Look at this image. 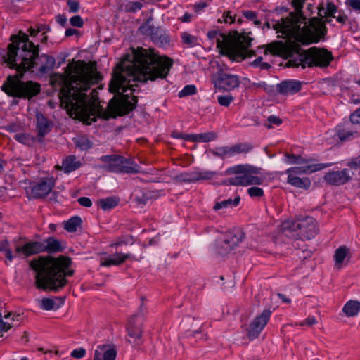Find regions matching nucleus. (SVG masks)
I'll list each match as a JSON object with an SVG mask.
<instances>
[{
  "instance_id": "e433bc0d",
  "label": "nucleus",
  "mask_w": 360,
  "mask_h": 360,
  "mask_svg": "<svg viewBox=\"0 0 360 360\" xmlns=\"http://www.w3.org/2000/svg\"><path fill=\"white\" fill-rule=\"evenodd\" d=\"M82 219L79 217H73L65 223V229L69 232H75L81 225Z\"/></svg>"
},
{
  "instance_id": "393cba45",
  "label": "nucleus",
  "mask_w": 360,
  "mask_h": 360,
  "mask_svg": "<svg viewBox=\"0 0 360 360\" xmlns=\"http://www.w3.org/2000/svg\"><path fill=\"white\" fill-rule=\"evenodd\" d=\"M142 1H143V0H123L120 4V9L127 13H134L143 8V4Z\"/></svg>"
},
{
  "instance_id": "680f3d73",
  "label": "nucleus",
  "mask_w": 360,
  "mask_h": 360,
  "mask_svg": "<svg viewBox=\"0 0 360 360\" xmlns=\"http://www.w3.org/2000/svg\"><path fill=\"white\" fill-rule=\"evenodd\" d=\"M11 328V324L8 322H4L2 319V315L0 313V333L4 331H8Z\"/></svg>"
},
{
  "instance_id": "20e7f679",
  "label": "nucleus",
  "mask_w": 360,
  "mask_h": 360,
  "mask_svg": "<svg viewBox=\"0 0 360 360\" xmlns=\"http://www.w3.org/2000/svg\"><path fill=\"white\" fill-rule=\"evenodd\" d=\"M293 5L296 13H290L286 18H282L273 24L272 27L276 33H281L283 38L302 44L316 43L326 34V27L321 20L316 18L309 20L306 25V18L301 13L302 1L294 0Z\"/></svg>"
},
{
  "instance_id": "338daca9",
  "label": "nucleus",
  "mask_w": 360,
  "mask_h": 360,
  "mask_svg": "<svg viewBox=\"0 0 360 360\" xmlns=\"http://www.w3.org/2000/svg\"><path fill=\"white\" fill-rule=\"evenodd\" d=\"M193 15L189 13H185L183 16L181 17L180 20L184 22H191L192 20Z\"/></svg>"
},
{
  "instance_id": "4468645a",
  "label": "nucleus",
  "mask_w": 360,
  "mask_h": 360,
  "mask_svg": "<svg viewBox=\"0 0 360 360\" xmlns=\"http://www.w3.org/2000/svg\"><path fill=\"white\" fill-rule=\"evenodd\" d=\"M55 181L53 177H48L40 180L31 188L30 195L33 198H42L46 196L54 186Z\"/></svg>"
},
{
  "instance_id": "f8f14e48",
  "label": "nucleus",
  "mask_w": 360,
  "mask_h": 360,
  "mask_svg": "<svg viewBox=\"0 0 360 360\" xmlns=\"http://www.w3.org/2000/svg\"><path fill=\"white\" fill-rule=\"evenodd\" d=\"M238 75L229 74L222 69L219 70L213 77V84L215 87L226 91H231L240 85Z\"/></svg>"
},
{
  "instance_id": "7ed1b4c3",
  "label": "nucleus",
  "mask_w": 360,
  "mask_h": 360,
  "mask_svg": "<svg viewBox=\"0 0 360 360\" xmlns=\"http://www.w3.org/2000/svg\"><path fill=\"white\" fill-rule=\"evenodd\" d=\"M100 79L98 72L92 66L78 60L70 63L64 74L52 75L51 82L53 85L60 86V103L69 114L91 124L96 120L100 108L95 100L87 96L86 92Z\"/></svg>"
},
{
  "instance_id": "4be33fe9",
  "label": "nucleus",
  "mask_w": 360,
  "mask_h": 360,
  "mask_svg": "<svg viewBox=\"0 0 360 360\" xmlns=\"http://www.w3.org/2000/svg\"><path fill=\"white\" fill-rule=\"evenodd\" d=\"M350 259V250L347 247L340 246L335 252L334 259L335 268L340 269L345 260L349 261Z\"/></svg>"
},
{
  "instance_id": "ddd939ff",
  "label": "nucleus",
  "mask_w": 360,
  "mask_h": 360,
  "mask_svg": "<svg viewBox=\"0 0 360 360\" xmlns=\"http://www.w3.org/2000/svg\"><path fill=\"white\" fill-rule=\"evenodd\" d=\"M271 311L269 309L264 310L261 314L256 316L250 323L248 329L250 338H257L268 323Z\"/></svg>"
},
{
  "instance_id": "8fccbe9b",
  "label": "nucleus",
  "mask_w": 360,
  "mask_h": 360,
  "mask_svg": "<svg viewBox=\"0 0 360 360\" xmlns=\"http://www.w3.org/2000/svg\"><path fill=\"white\" fill-rule=\"evenodd\" d=\"M248 193L252 198L262 197L264 195V191L259 187L252 186L248 189Z\"/></svg>"
},
{
  "instance_id": "4c0bfd02",
  "label": "nucleus",
  "mask_w": 360,
  "mask_h": 360,
  "mask_svg": "<svg viewBox=\"0 0 360 360\" xmlns=\"http://www.w3.org/2000/svg\"><path fill=\"white\" fill-rule=\"evenodd\" d=\"M212 154L214 156L226 158H231V146H224V147H218L212 150Z\"/></svg>"
},
{
  "instance_id": "58836bf2",
  "label": "nucleus",
  "mask_w": 360,
  "mask_h": 360,
  "mask_svg": "<svg viewBox=\"0 0 360 360\" xmlns=\"http://www.w3.org/2000/svg\"><path fill=\"white\" fill-rule=\"evenodd\" d=\"M76 146L82 150H87L91 147L90 141L84 136H79L74 139Z\"/></svg>"
},
{
  "instance_id": "774afa93",
  "label": "nucleus",
  "mask_w": 360,
  "mask_h": 360,
  "mask_svg": "<svg viewBox=\"0 0 360 360\" xmlns=\"http://www.w3.org/2000/svg\"><path fill=\"white\" fill-rule=\"evenodd\" d=\"M258 87L263 88L266 91H270L271 89H270V86H269L265 82H260L257 84H255Z\"/></svg>"
},
{
  "instance_id": "f3484780",
  "label": "nucleus",
  "mask_w": 360,
  "mask_h": 360,
  "mask_svg": "<svg viewBox=\"0 0 360 360\" xmlns=\"http://www.w3.org/2000/svg\"><path fill=\"white\" fill-rule=\"evenodd\" d=\"M333 165V163H326V164H311V165H306L302 166H297L289 168L286 170V174H293L295 176H298L302 174H311L314 172L321 170L323 168H326Z\"/></svg>"
},
{
  "instance_id": "09e8293b",
  "label": "nucleus",
  "mask_w": 360,
  "mask_h": 360,
  "mask_svg": "<svg viewBox=\"0 0 360 360\" xmlns=\"http://www.w3.org/2000/svg\"><path fill=\"white\" fill-rule=\"evenodd\" d=\"M233 96L231 95H225V96H218L217 101L218 103L224 107H228L231 102L233 101Z\"/></svg>"
},
{
  "instance_id": "c85d7f7f",
  "label": "nucleus",
  "mask_w": 360,
  "mask_h": 360,
  "mask_svg": "<svg viewBox=\"0 0 360 360\" xmlns=\"http://www.w3.org/2000/svg\"><path fill=\"white\" fill-rule=\"evenodd\" d=\"M41 243L45 248L44 251L48 252H56L63 249L60 242L52 237L41 241Z\"/></svg>"
},
{
  "instance_id": "bf43d9fd",
  "label": "nucleus",
  "mask_w": 360,
  "mask_h": 360,
  "mask_svg": "<svg viewBox=\"0 0 360 360\" xmlns=\"http://www.w3.org/2000/svg\"><path fill=\"white\" fill-rule=\"evenodd\" d=\"M316 322H317L316 319L314 316H309L305 320H304L302 322H300L297 325H299L300 326H311L316 324Z\"/></svg>"
},
{
  "instance_id": "2f4dec72",
  "label": "nucleus",
  "mask_w": 360,
  "mask_h": 360,
  "mask_svg": "<svg viewBox=\"0 0 360 360\" xmlns=\"http://www.w3.org/2000/svg\"><path fill=\"white\" fill-rule=\"evenodd\" d=\"M181 39L184 44L188 47H195L200 46V39L188 32H184L181 33Z\"/></svg>"
},
{
  "instance_id": "9b49d317",
  "label": "nucleus",
  "mask_w": 360,
  "mask_h": 360,
  "mask_svg": "<svg viewBox=\"0 0 360 360\" xmlns=\"http://www.w3.org/2000/svg\"><path fill=\"white\" fill-rule=\"evenodd\" d=\"M244 238L243 232L239 229L227 231L223 239L217 243V250L220 255H226L237 247Z\"/></svg>"
},
{
  "instance_id": "e2e57ef3",
  "label": "nucleus",
  "mask_w": 360,
  "mask_h": 360,
  "mask_svg": "<svg viewBox=\"0 0 360 360\" xmlns=\"http://www.w3.org/2000/svg\"><path fill=\"white\" fill-rule=\"evenodd\" d=\"M78 202L79 204L84 207H89L91 206L92 202L91 200L86 197H81L78 199Z\"/></svg>"
},
{
  "instance_id": "b1692460",
  "label": "nucleus",
  "mask_w": 360,
  "mask_h": 360,
  "mask_svg": "<svg viewBox=\"0 0 360 360\" xmlns=\"http://www.w3.org/2000/svg\"><path fill=\"white\" fill-rule=\"evenodd\" d=\"M142 324V321H136V320H134V317H131L127 327L129 336L134 338V340H139L143 333Z\"/></svg>"
},
{
  "instance_id": "79ce46f5",
  "label": "nucleus",
  "mask_w": 360,
  "mask_h": 360,
  "mask_svg": "<svg viewBox=\"0 0 360 360\" xmlns=\"http://www.w3.org/2000/svg\"><path fill=\"white\" fill-rule=\"evenodd\" d=\"M336 11H337L336 6L332 2H328L326 4V10L324 8H320L319 10V15H321L322 13H323L327 16H331L333 18H335L334 14L336 13Z\"/></svg>"
},
{
  "instance_id": "1a4fd4ad",
  "label": "nucleus",
  "mask_w": 360,
  "mask_h": 360,
  "mask_svg": "<svg viewBox=\"0 0 360 360\" xmlns=\"http://www.w3.org/2000/svg\"><path fill=\"white\" fill-rule=\"evenodd\" d=\"M258 169L249 165H238L226 169L227 174H235L229 179L231 185L247 186L250 185H261L264 179L257 176Z\"/></svg>"
},
{
  "instance_id": "6e6d98bb",
  "label": "nucleus",
  "mask_w": 360,
  "mask_h": 360,
  "mask_svg": "<svg viewBox=\"0 0 360 360\" xmlns=\"http://www.w3.org/2000/svg\"><path fill=\"white\" fill-rule=\"evenodd\" d=\"M68 5L69 7V11L71 13H76L79 9V4L77 1L68 0Z\"/></svg>"
},
{
  "instance_id": "423d86ee",
  "label": "nucleus",
  "mask_w": 360,
  "mask_h": 360,
  "mask_svg": "<svg viewBox=\"0 0 360 360\" xmlns=\"http://www.w3.org/2000/svg\"><path fill=\"white\" fill-rule=\"evenodd\" d=\"M70 263V259L65 257H39L32 260L30 265L36 273L37 288L54 292L63 288L68 283L66 278L73 275V271L68 269Z\"/></svg>"
},
{
  "instance_id": "6ab92c4d",
  "label": "nucleus",
  "mask_w": 360,
  "mask_h": 360,
  "mask_svg": "<svg viewBox=\"0 0 360 360\" xmlns=\"http://www.w3.org/2000/svg\"><path fill=\"white\" fill-rule=\"evenodd\" d=\"M302 83L297 80H288L278 84L276 86V91L280 94L288 96L295 94L300 91Z\"/></svg>"
},
{
  "instance_id": "dca6fc26",
  "label": "nucleus",
  "mask_w": 360,
  "mask_h": 360,
  "mask_svg": "<svg viewBox=\"0 0 360 360\" xmlns=\"http://www.w3.org/2000/svg\"><path fill=\"white\" fill-rule=\"evenodd\" d=\"M352 179L351 172L348 169L340 171H332L326 173L324 176L326 181L334 186H340L347 183Z\"/></svg>"
},
{
  "instance_id": "0e129e2a",
  "label": "nucleus",
  "mask_w": 360,
  "mask_h": 360,
  "mask_svg": "<svg viewBox=\"0 0 360 360\" xmlns=\"http://www.w3.org/2000/svg\"><path fill=\"white\" fill-rule=\"evenodd\" d=\"M243 15L250 20H255L257 18V13L252 11H243Z\"/></svg>"
},
{
  "instance_id": "c756f323",
  "label": "nucleus",
  "mask_w": 360,
  "mask_h": 360,
  "mask_svg": "<svg viewBox=\"0 0 360 360\" xmlns=\"http://www.w3.org/2000/svg\"><path fill=\"white\" fill-rule=\"evenodd\" d=\"M63 302V299L60 297H57L55 300L44 298L41 300L40 307L44 310H51L59 308Z\"/></svg>"
},
{
  "instance_id": "37998d69",
  "label": "nucleus",
  "mask_w": 360,
  "mask_h": 360,
  "mask_svg": "<svg viewBox=\"0 0 360 360\" xmlns=\"http://www.w3.org/2000/svg\"><path fill=\"white\" fill-rule=\"evenodd\" d=\"M143 298H141L142 303L138 309L137 312L134 314L131 317H134V320L136 321H142L143 316L147 314V309L143 304Z\"/></svg>"
},
{
  "instance_id": "864d4df0",
  "label": "nucleus",
  "mask_w": 360,
  "mask_h": 360,
  "mask_svg": "<svg viewBox=\"0 0 360 360\" xmlns=\"http://www.w3.org/2000/svg\"><path fill=\"white\" fill-rule=\"evenodd\" d=\"M70 22L72 26L81 27L83 25V20L79 15H75L70 19Z\"/></svg>"
},
{
  "instance_id": "4d7b16f0",
  "label": "nucleus",
  "mask_w": 360,
  "mask_h": 360,
  "mask_svg": "<svg viewBox=\"0 0 360 360\" xmlns=\"http://www.w3.org/2000/svg\"><path fill=\"white\" fill-rule=\"evenodd\" d=\"M172 136L175 139H181L185 141H191L192 134H186L174 131V132H172Z\"/></svg>"
},
{
  "instance_id": "f03ea898",
  "label": "nucleus",
  "mask_w": 360,
  "mask_h": 360,
  "mask_svg": "<svg viewBox=\"0 0 360 360\" xmlns=\"http://www.w3.org/2000/svg\"><path fill=\"white\" fill-rule=\"evenodd\" d=\"M11 41L8 52L3 58L10 68L16 70L18 75L8 76L1 89L9 96L31 98L39 93L40 86L32 81L24 82L20 77L34 67L41 74L48 73L55 65V58L46 54L39 56V46L30 41L28 35L22 31L17 35H12Z\"/></svg>"
},
{
  "instance_id": "5fc2aeb1",
  "label": "nucleus",
  "mask_w": 360,
  "mask_h": 360,
  "mask_svg": "<svg viewBox=\"0 0 360 360\" xmlns=\"http://www.w3.org/2000/svg\"><path fill=\"white\" fill-rule=\"evenodd\" d=\"M346 4L360 13V0H347Z\"/></svg>"
},
{
  "instance_id": "13d9d810",
  "label": "nucleus",
  "mask_w": 360,
  "mask_h": 360,
  "mask_svg": "<svg viewBox=\"0 0 360 360\" xmlns=\"http://www.w3.org/2000/svg\"><path fill=\"white\" fill-rule=\"evenodd\" d=\"M86 350L83 348L76 349L72 351L71 356L75 359H81L85 356Z\"/></svg>"
},
{
  "instance_id": "473e14b6",
  "label": "nucleus",
  "mask_w": 360,
  "mask_h": 360,
  "mask_svg": "<svg viewBox=\"0 0 360 360\" xmlns=\"http://www.w3.org/2000/svg\"><path fill=\"white\" fill-rule=\"evenodd\" d=\"M217 134L214 132L210 131L202 134H192L191 141L206 143L215 140Z\"/></svg>"
},
{
  "instance_id": "c03bdc74",
  "label": "nucleus",
  "mask_w": 360,
  "mask_h": 360,
  "mask_svg": "<svg viewBox=\"0 0 360 360\" xmlns=\"http://www.w3.org/2000/svg\"><path fill=\"white\" fill-rule=\"evenodd\" d=\"M197 89L195 85H186L184 87V89L179 92V96L180 98L193 95L196 93Z\"/></svg>"
},
{
  "instance_id": "7c9ffc66",
  "label": "nucleus",
  "mask_w": 360,
  "mask_h": 360,
  "mask_svg": "<svg viewBox=\"0 0 360 360\" xmlns=\"http://www.w3.org/2000/svg\"><path fill=\"white\" fill-rule=\"evenodd\" d=\"M253 146L248 143H240L231 146V156L239 154H247L250 152Z\"/></svg>"
},
{
  "instance_id": "6e6552de",
  "label": "nucleus",
  "mask_w": 360,
  "mask_h": 360,
  "mask_svg": "<svg viewBox=\"0 0 360 360\" xmlns=\"http://www.w3.org/2000/svg\"><path fill=\"white\" fill-rule=\"evenodd\" d=\"M282 230L286 236L301 240H310L318 232L316 221L311 217L287 220L282 224Z\"/></svg>"
},
{
  "instance_id": "bb28decb",
  "label": "nucleus",
  "mask_w": 360,
  "mask_h": 360,
  "mask_svg": "<svg viewBox=\"0 0 360 360\" xmlns=\"http://www.w3.org/2000/svg\"><path fill=\"white\" fill-rule=\"evenodd\" d=\"M342 311L347 317H353L360 311V302L357 300H349L344 305Z\"/></svg>"
},
{
  "instance_id": "ea45409f",
  "label": "nucleus",
  "mask_w": 360,
  "mask_h": 360,
  "mask_svg": "<svg viewBox=\"0 0 360 360\" xmlns=\"http://www.w3.org/2000/svg\"><path fill=\"white\" fill-rule=\"evenodd\" d=\"M0 252L4 253L6 259L9 262H12L13 258L16 257L15 255H13L8 240H3L0 242Z\"/></svg>"
},
{
  "instance_id": "de8ad7c7",
  "label": "nucleus",
  "mask_w": 360,
  "mask_h": 360,
  "mask_svg": "<svg viewBox=\"0 0 360 360\" xmlns=\"http://www.w3.org/2000/svg\"><path fill=\"white\" fill-rule=\"evenodd\" d=\"M354 132L346 129H340L338 132V137L341 141H348L352 139L354 137Z\"/></svg>"
},
{
  "instance_id": "603ef678",
  "label": "nucleus",
  "mask_w": 360,
  "mask_h": 360,
  "mask_svg": "<svg viewBox=\"0 0 360 360\" xmlns=\"http://www.w3.org/2000/svg\"><path fill=\"white\" fill-rule=\"evenodd\" d=\"M347 165L352 169H357L360 168V155L352 158L347 163Z\"/></svg>"
},
{
  "instance_id": "2eb2a0df",
  "label": "nucleus",
  "mask_w": 360,
  "mask_h": 360,
  "mask_svg": "<svg viewBox=\"0 0 360 360\" xmlns=\"http://www.w3.org/2000/svg\"><path fill=\"white\" fill-rule=\"evenodd\" d=\"M44 248L41 242H28L23 245H16L15 246V253L17 257L24 256L25 257H27L44 252Z\"/></svg>"
},
{
  "instance_id": "39448f33",
  "label": "nucleus",
  "mask_w": 360,
  "mask_h": 360,
  "mask_svg": "<svg viewBox=\"0 0 360 360\" xmlns=\"http://www.w3.org/2000/svg\"><path fill=\"white\" fill-rule=\"evenodd\" d=\"M268 51L274 56L289 58L288 66L303 69L313 66L327 67L333 60L332 53L326 49L312 47L303 51L299 44L289 39L285 43L276 41L268 44L265 53Z\"/></svg>"
},
{
  "instance_id": "72a5a7b5",
  "label": "nucleus",
  "mask_w": 360,
  "mask_h": 360,
  "mask_svg": "<svg viewBox=\"0 0 360 360\" xmlns=\"http://www.w3.org/2000/svg\"><path fill=\"white\" fill-rule=\"evenodd\" d=\"M195 170L196 182L212 179L217 174V173L214 171L204 170L198 168L195 169Z\"/></svg>"
},
{
  "instance_id": "a211bd4d",
  "label": "nucleus",
  "mask_w": 360,
  "mask_h": 360,
  "mask_svg": "<svg viewBox=\"0 0 360 360\" xmlns=\"http://www.w3.org/2000/svg\"><path fill=\"white\" fill-rule=\"evenodd\" d=\"M131 258H132V255L129 253L116 252L113 255H104L101 258V266L107 267L118 266Z\"/></svg>"
},
{
  "instance_id": "69168bd1",
  "label": "nucleus",
  "mask_w": 360,
  "mask_h": 360,
  "mask_svg": "<svg viewBox=\"0 0 360 360\" xmlns=\"http://www.w3.org/2000/svg\"><path fill=\"white\" fill-rule=\"evenodd\" d=\"M140 30L142 33L145 34H150L153 32L151 27L148 24L142 25L140 27Z\"/></svg>"
},
{
  "instance_id": "0eeeda50",
  "label": "nucleus",
  "mask_w": 360,
  "mask_h": 360,
  "mask_svg": "<svg viewBox=\"0 0 360 360\" xmlns=\"http://www.w3.org/2000/svg\"><path fill=\"white\" fill-rule=\"evenodd\" d=\"M207 35L210 40L216 39L219 53L233 61H241L254 54V51L249 49L253 39L245 33L236 32L233 35H226L212 30Z\"/></svg>"
},
{
  "instance_id": "052dcab7",
  "label": "nucleus",
  "mask_w": 360,
  "mask_h": 360,
  "mask_svg": "<svg viewBox=\"0 0 360 360\" xmlns=\"http://www.w3.org/2000/svg\"><path fill=\"white\" fill-rule=\"evenodd\" d=\"M350 121L354 124L360 123V108L351 114Z\"/></svg>"
},
{
  "instance_id": "aec40b11",
  "label": "nucleus",
  "mask_w": 360,
  "mask_h": 360,
  "mask_svg": "<svg viewBox=\"0 0 360 360\" xmlns=\"http://www.w3.org/2000/svg\"><path fill=\"white\" fill-rule=\"evenodd\" d=\"M117 356L115 349L109 345H98L94 352V360H115Z\"/></svg>"
},
{
  "instance_id": "a878e982",
  "label": "nucleus",
  "mask_w": 360,
  "mask_h": 360,
  "mask_svg": "<svg viewBox=\"0 0 360 360\" xmlns=\"http://www.w3.org/2000/svg\"><path fill=\"white\" fill-rule=\"evenodd\" d=\"M288 183L292 186L303 189H307L311 186V181L309 178H300L293 174L288 175Z\"/></svg>"
},
{
  "instance_id": "49530a36",
  "label": "nucleus",
  "mask_w": 360,
  "mask_h": 360,
  "mask_svg": "<svg viewBox=\"0 0 360 360\" xmlns=\"http://www.w3.org/2000/svg\"><path fill=\"white\" fill-rule=\"evenodd\" d=\"M281 123H282V120L280 119L278 117H277L276 115H270L267 118V122L264 123V126L266 128L270 129L272 127L273 125L278 126Z\"/></svg>"
},
{
  "instance_id": "9d476101",
  "label": "nucleus",
  "mask_w": 360,
  "mask_h": 360,
  "mask_svg": "<svg viewBox=\"0 0 360 360\" xmlns=\"http://www.w3.org/2000/svg\"><path fill=\"white\" fill-rule=\"evenodd\" d=\"M109 163V170L115 173H138L139 167L131 159L123 156L108 155L102 158Z\"/></svg>"
},
{
  "instance_id": "a18cd8bd",
  "label": "nucleus",
  "mask_w": 360,
  "mask_h": 360,
  "mask_svg": "<svg viewBox=\"0 0 360 360\" xmlns=\"http://www.w3.org/2000/svg\"><path fill=\"white\" fill-rule=\"evenodd\" d=\"M15 139L20 143L25 145H30L34 141V139L26 134H15Z\"/></svg>"
},
{
  "instance_id": "412c9836",
  "label": "nucleus",
  "mask_w": 360,
  "mask_h": 360,
  "mask_svg": "<svg viewBox=\"0 0 360 360\" xmlns=\"http://www.w3.org/2000/svg\"><path fill=\"white\" fill-rule=\"evenodd\" d=\"M240 201V198L239 196H236L234 199L229 198L223 200L217 198L214 201L213 210L221 215L226 212V210L237 207L239 205Z\"/></svg>"
},
{
  "instance_id": "c9c22d12",
  "label": "nucleus",
  "mask_w": 360,
  "mask_h": 360,
  "mask_svg": "<svg viewBox=\"0 0 360 360\" xmlns=\"http://www.w3.org/2000/svg\"><path fill=\"white\" fill-rule=\"evenodd\" d=\"M285 157L286 158L285 162L290 165H308L309 162V160L294 154L285 153Z\"/></svg>"
},
{
  "instance_id": "a19ab883",
  "label": "nucleus",
  "mask_w": 360,
  "mask_h": 360,
  "mask_svg": "<svg viewBox=\"0 0 360 360\" xmlns=\"http://www.w3.org/2000/svg\"><path fill=\"white\" fill-rule=\"evenodd\" d=\"M177 179L181 182L195 183L196 182L195 170L193 169L189 172L182 173L177 176Z\"/></svg>"
},
{
  "instance_id": "f257e3e1",
  "label": "nucleus",
  "mask_w": 360,
  "mask_h": 360,
  "mask_svg": "<svg viewBox=\"0 0 360 360\" xmlns=\"http://www.w3.org/2000/svg\"><path fill=\"white\" fill-rule=\"evenodd\" d=\"M172 65V60L167 57H160L153 51L138 49L133 55H127L117 65L113 77L109 84V91L116 94L108 104L110 115L121 116L133 110L137 103V98L124 94L128 90L135 91L131 82H146L157 79H165Z\"/></svg>"
},
{
  "instance_id": "cd10ccee",
  "label": "nucleus",
  "mask_w": 360,
  "mask_h": 360,
  "mask_svg": "<svg viewBox=\"0 0 360 360\" xmlns=\"http://www.w3.org/2000/svg\"><path fill=\"white\" fill-rule=\"evenodd\" d=\"M81 162L77 160L75 155L68 156L62 163V168L65 173H70L78 169Z\"/></svg>"
},
{
  "instance_id": "5701e85b",
  "label": "nucleus",
  "mask_w": 360,
  "mask_h": 360,
  "mask_svg": "<svg viewBox=\"0 0 360 360\" xmlns=\"http://www.w3.org/2000/svg\"><path fill=\"white\" fill-rule=\"evenodd\" d=\"M36 121L37 129L39 136H44L51 131L52 123L42 113H37Z\"/></svg>"
},
{
  "instance_id": "f704fd0d",
  "label": "nucleus",
  "mask_w": 360,
  "mask_h": 360,
  "mask_svg": "<svg viewBox=\"0 0 360 360\" xmlns=\"http://www.w3.org/2000/svg\"><path fill=\"white\" fill-rule=\"evenodd\" d=\"M119 203V199L115 197L107 198L99 200V206L103 210H109L117 206Z\"/></svg>"
},
{
  "instance_id": "3c124183",
  "label": "nucleus",
  "mask_w": 360,
  "mask_h": 360,
  "mask_svg": "<svg viewBox=\"0 0 360 360\" xmlns=\"http://www.w3.org/2000/svg\"><path fill=\"white\" fill-rule=\"evenodd\" d=\"M235 20V17L231 15L230 11L224 12L221 18H219V22L233 23Z\"/></svg>"
}]
</instances>
